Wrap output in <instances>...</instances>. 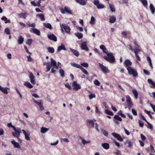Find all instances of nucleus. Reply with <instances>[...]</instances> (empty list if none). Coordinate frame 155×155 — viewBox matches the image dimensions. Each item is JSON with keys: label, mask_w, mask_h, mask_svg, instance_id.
<instances>
[{"label": "nucleus", "mask_w": 155, "mask_h": 155, "mask_svg": "<svg viewBox=\"0 0 155 155\" xmlns=\"http://www.w3.org/2000/svg\"><path fill=\"white\" fill-rule=\"evenodd\" d=\"M107 57L104 56L103 57L106 61L110 63H113L115 61V58L112 53L109 52V53H107Z\"/></svg>", "instance_id": "nucleus-1"}, {"label": "nucleus", "mask_w": 155, "mask_h": 155, "mask_svg": "<svg viewBox=\"0 0 155 155\" xmlns=\"http://www.w3.org/2000/svg\"><path fill=\"white\" fill-rule=\"evenodd\" d=\"M129 47L130 48L129 49L130 50L134 52L135 54L136 58L137 60L139 61H140L141 59L140 58L138 54H140V52L141 51V50L135 47V48L134 49H133L132 48L131 45H129Z\"/></svg>", "instance_id": "nucleus-2"}, {"label": "nucleus", "mask_w": 155, "mask_h": 155, "mask_svg": "<svg viewBox=\"0 0 155 155\" xmlns=\"http://www.w3.org/2000/svg\"><path fill=\"white\" fill-rule=\"evenodd\" d=\"M71 65L73 66L76 67L77 68H80L82 71V72L85 74L87 75L89 74V73L87 71L80 65L76 64L75 63H71Z\"/></svg>", "instance_id": "nucleus-3"}, {"label": "nucleus", "mask_w": 155, "mask_h": 155, "mask_svg": "<svg viewBox=\"0 0 155 155\" xmlns=\"http://www.w3.org/2000/svg\"><path fill=\"white\" fill-rule=\"evenodd\" d=\"M127 70L128 71V73L129 75H132L134 77H137L138 74L136 70H134L131 67L127 68Z\"/></svg>", "instance_id": "nucleus-4"}, {"label": "nucleus", "mask_w": 155, "mask_h": 155, "mask_svg": "<svg viewBox=\"0 0 155 155\" xmlns=\"http://www.w3.org/2000/svg\"><path fill=\"white\" fill-rule=\"evenodd\" d=\"M99 66L104 74H106L110 72V71L108 68L104 66L101 63H99Z\"/></svg>", "instance_id": "nucleus-5"}, {"label": "nucleus", "mask_w": 155, "mask_h": 155, "mask_svg": "<svg viewBox=\"0 0 155 155\" xmlns=\"http://www.w3.org/2000/svg\"><path fill=\"white\" fill-rule=\"evenodd\" d=\"M86 122L87 125L89 128H94V123L93 120H87Z\"/></svg>", "instance_id": "nucleus-6"}, {"label": "nucleus", "mask_w": 155, "mask_h": 155, "mask_svg": "<svg viewBox=\"0 0 155 155\" xmlns=\"http://www.w3.org/2000/svg\"><path fill=\"white\" fill-rule=\"evenodd\" d=\"M14 130L15 132V133L12 132V134L15 137H17L18 139H19V137L20 135V133H21L20 129H16V130Z\"/></svg>", "instance_id": "nucleus-7"}, {"label": "nucleus", "mask_w": 155, "mask_h": 155, "mask_svg": "<svg viewBox=\"0 0 155 155\" xmlns=\"http://www.w3.org/2000/svg\"><path fill=\"white\" fill-rule=\"evenodd\" d=\"M111 134L114 137L117 138L120 141L122 142L123 141V139L119 134L115 132L112 133Z\"/></svg>", "instance_id": "nucleus-8"}, {"label": "nucleus", "mask_w": 155, "mask_h": 155, "mask_svg": "<svg viewBox=\"0 0 155 155\" xmlns=\"http://www.w3.org/2000/svg\"><path fill=\"white\" fill-rule=\"evenodd\" d=\"M48 37L50 40H52L54 41H57V37L53 34H48Z\"/></svg>", "instance_id": "nucleus-9"}, {"label": "nucleus", "mask_w": 155, "mask_h": 155, "mask_svg": "<svg viewBox=\"0 0 155 155\" xmlns=\"http://www.w3.org/2000/svg\"><path fill=\"white\" fill-rule=\"evenodd\" d=\"M62 26L63 28L65 30V32L68 33L70 34V31L71 29L66 24H62Z\"/></svg>", "instance_id": "nucleus-10"}, {"label": "nucleus", "mask_w": 155, "mask_h": 155, "mask_svg": "<svg viewBox=\"0 0 155 155\" xmlns=\"http://www.w3.org/2000/svg\"><path fill=\"white\" fill-rule=\"evenodd\" d=\"M30 31L31 32H33L35 34L38 35L39 36L40 35V31L36 28H31L30 30Z\"/></svg>", "instance_id": "nucleus-11"}, {"label": "nucleus", "mask_w": 155, "mask_h": 155, "mask_svg": "<svg viewBox=\"0 0 155 155\" xmlns=\"http://www.w3.org/2000/svg\"><path fill=\"white\" fill-rule=\"evenodd\" d=\"M28 14L27 13L21 12L20 13L18 14V15L19 18H22L24 19H26V17Z\"/></svg>", "instance_id": "nucleus-12"}, {"label": "nucleus", "mask_w": 155, "mask_h": 155, "mask_svg": "<svg viewBox=\"0 0 155 155\" xmlns=\"http://www.w3.org/2000/svg\"><path fill=\"white\" fill-rule=\"evenodd\" d=\"M73 86L74 87L73 89L74 90H78L80 89L81 88V86L80 85L78 84L77 82L74 81L73 83Z\"/></svg>", "instance_id": "nucleus-13"}, {"label": "nucleus", "mask_w": 155, "mask_h": 155, "mask_svg": "<svg viewBox=\"0 0 155 155\" xmlns=\"http://www.w3.org/2000/svg\"><path fill=\"white\" fill-rule=\"evenodd\" d=\"M81 48L83 50H85L86 51H88L89 50L87 46L86 45V42L84 41L81 44Z\"/></svg>", "instance_id": "nucleus-14"}, {"label": "nucleus", "mask_w": 155, "mask_h": 155, "mask_svg": "<svg viewBox=\"0 0 155 155\" xmlns=\"http://www.w3.org/2000/svg\"><path fill=\"white\" fill-rule=\"evenodd\" d=\"M29 77L30 79L31 82L33 84H35V77L31 72H30Z\"/></svg>", "instance_id": "nucleus-15"}, {"label": "nucleus", "mask_w": 155, "mask_h": 155, "mask_svg": "<svg viewBox=\"0 0 155 155\" xmlns=\"http://www.w3.org/2000/svg\"><path fill=\"white\" fill-rule=\"evenodd\" d=\"M127 102L128 107L129 108H130L131 107L133 104L131 102V99L129 96H128V97L127 98Z\"/></svg>", "instance_id": "nucleus-16"}, {"label": "nucleus", "mask_w": 155, "mask_h": 155, "mask_svg": "<svg viewBox=\"0 0 155 155\" xmlns=\"http://www.w3.org/2000/svg\"><path fill=\"white\" fill-rule=\"evenodd\" d=\"M124 64L125 65L126 67L128 68L129 67H130L132 64V63L128 59H126L124 61Z\"/></svg>", "instance_id": "nucleus-17"}, {"label": "nucleus", "mask_w": 155, "mask_h": 155, "mask_svg": "<svg viewBox=\"0 0 155 155\" xmlns=\"http://www.w3.org/2000/svg\"><path fill=\"white\" fill-rule=\"evenodd\" d=\"M11 142L14 145L15 148H17L18 149L21 148V146L19 143L18 142H15L14 140L12 141Z\"/></svg>", "instance_id": "nucleus-18"}, {"label": "nucleus", "mask_w": 155, "mask_h": 155, "mask_svg": "<svg viewBox=\"0 0 155 155\" xmlns=\"http://www.w3.org/2000/svg\"><path fill=\"white\" fill-rule=\"evenodd\" d=\"M147 81L151 85L150 86L151 88H155V83L151 79H148Z\"/></svg>", "instance_id": "nucleus-19"}, {"label": "nucleus", "mask_w": 155, "mask_h": 155, "mask_svg": "<svg viewBox=\"0 0 155 155\" xmlns=\"http://www.w3.org/2000/svg\"><path fill=\"white\" fill-rule=\"evenodd\" d=\"M22 131L25 135V139L28 140H30L29 134L28 135L26 131L24 130H22Z\"/></svg>", "instance_id": "nucleus-20"}, {"label": "nucleus", "mask_w": 155, "mask_h": 155, "mask_svg": "<svg viewBox=\"0 0 155 155\" xmlns=\"http://www.w3.org/2000/svg\"><path fill=\"white\" fill-rule=\"evenodd\" d=\"M70 50L71 52L76 57H78L79 55L78 52L76 50L73 49L72 48H70Z\"/></svg>", "instance_id": "nucleus-21"}, {"label": "nucleus", "mask_w": 155, "mask_h": 155, "mask_svg": "<svg viewBox=\"0 0 155 155\" xmlns=\"http://www.w3.org/2000/svg\"><path fill=\"white\" fill-rule=\"evenodd\" d=\"M116 18L114 16H110L109 17V22L111 23H113L115 22Z\"/></svg>", "instance_id": "nucleus-22"}, {"label": "nucleus", "mask_w": 155, "mask_h": 155, "mask_svg": "<svg viewBox=\"0 0 155 155\" xmlns=\"http://www.w3.org/2000/svg\"><path fill=\"white\" fill-rule=\"evenodd\" d=\"M76 2L80 4L81 5H84L86 4V2L84 0H75Z\"/></svg>", "instance_id": "nucleus-23"}, {"label": "nucleus", "mask_w": 155, "mask_h": 155, "mask_svg": "<svg viewBox=\"0 0 155 155\" xmlns=\"http://www.w3.org/2000/svg\"><path fill=\"white\" fill-rule=\"evenodd\" d=\"M7 88H5L3 87L0 85V90L2 91L4 94H7L8 93V91L7 90Z\"/></svg>", "instance_id": "nucleus-24"}, {"label": "nucleus", "mask_w": 155, "mask_h": 155, "mask_svg": "<svg viewBox=\"0 0 155 155\" xmlns=\"http://www.w3.org/2000/svg\"><path fill=\"white\" fill-rule=\"evenodd\" d=\"M43 25L44 26L47 28L51 30L52 29V27L50 24L49 23H44Z\"/></svg>", "instance_id": "nucleus-25"}, {"label": "nucleus", "mask_w": 155, "mask_h": 155, "mask_svg": "<svg viewBox=\"0 0 155 155\" xmlns=\"http://www.w3.org/2000/svg\"><path fill=\"white\" fill-rule=\"evenodd\" d=\"M64 8L66 13L71 15L72 14V11L70 8L67 6H65Z\"/></svg>", "instance_id": "nucleus-26"}, {"label": "nucleus", "mask_w": 155, "mask_h": 155, "mask_svg": "<svg viewBox=\"0 0 155 155\" xmlns=\"http://www.w3.org/2000/svg\"><path fill=\"white\" fill-rule=\"evenodd\" d=\"M75 35L79 39H80L82 38L83 35L81 33H76L75 34Z\"/></svg>", "instance_id": "nucleus-27"}, {"label": "nucleus", "mask_w": 155, "mask_h": 155, "mask_svg": "<svg viewBox=\"0 0 155 155\" xmlns=\"http://www.w3.org/2000/svg\"><path fill=\"white\" fill-rule=\"evenodd\" d=\"M51 67V66L50 63L49 62H47L46 63V69L47 70L46 71V72H48L50 70Z\"/></svg>", "instance_id": "nucleus-28"}, {"label": "nucleus", "mask_w": 155, "mask_h": 155, "mask_svg": "<svg viewBox=\"0 0 155 155\" xmlns=\"http://www.w3.org/2000/svg\"><path fill=\"white\" fill-rule=\"evenodd\" d=\"M102 147L105 149L107 150L109 148V146L108 143H105L102 144Z\"/></svg>", "instance_id": "nucleus-29"}, {"label": "nucleus", "mask_w": 155, "mask_h": 155, "mask_svg": "<svg viewBox=\"0 0 155 155\" xmlns=\"http://www.w3.org/2000/svg\"><path fill=\"white\" fill-rule=\"evenodd\" d=\"M48 128H46L45 127H42L41 128V132L42 133H45L48 131Z\"/></svg>", "instance_id": "nucleus-30"}, {"label": "nucleus", "mask_w": 155, "mask_h": 155, "mask_svg": "<svg viewBox=\"0 0 155 155\" xmlns=\"http://www.w3.org/2000/svg\"><path fill=\"white\" fill-rule=\"evenodd\" d=\"M24 39L21 36H20L18 37V41L19 44H21L24 41Z\"/></svg>", "instance_id": "nucleus-31"}, {"label": "nucleus", "mask_w": 155, "mask_h": 155, "mask_svg": "<svg viewBox=\"0 0 155 155\" xmlns=\"http://www.w3.org/2000/svg\"><path fill=\"white\" fill-rule=\"evenodd\" d=\"M114 120H117L120 121H122V119L121 117H119L118 115H115L114 117Z\"/></svg>", "instance_id": "nucleus-32"}, {"label": "nucleus", "mask_w": 155, "mask_h": 155, "mask_svg": "<svg viewBox=\"0 0 155 155\" xmlns=\"http://www.w3.org/2000/svg\"><path fill=\"white\" fill-rule=\"evenodd\" d=\"M37 16L38 17L41 21H44L45 20L44 16L42 14H38Z\"/></svg>", "instance_id": "nucleus-33"}, {"label": "nucleus", "mask_w": 155, "mask_h": 155, "mask_svg": "<svg viewBox=\"0 0 155 155\" xmlns=\"http://www.w3.org/2000/svg\"><path fill=\"white\" fill-rule=\"evenodd\" d=\"M150 9L151 11V12L153 14H154L155 11V8L153 6V5L152 4H150Z\"/></svg>", "instance_id": "nucleus-34"}, {"label": "nucleus", "mask_w": 155, "mask_h": 155, "mask_svg": "<svg viewBox=\"0 0 155 155\" xmlns=\"http://www.w3.org/2000/svg\"><path fill=\"white\" fill-rule=\"evenodd\" d=\"M143 5L145 7L147 6V0H140Z\"/></svg>", "instance_id": "nucleus-35"}, {"label": "nucleus", "mask_w": 155, "mask_h": 155, "mask_svg": "<svg viewBox=\"0 0 155 155\" xmlns=\"http://www.w3.org/2000/svg\"><path fill=\"white\" fill-rule=\"evenodd\" d=\"M51 65L53 66V67H55V66H56V62L52 58L51 59Z\"/></svg>", "instance_id": "nucleus-36"}, {"label": "nucleus", "mask_w": 155, "mask_h": 155, "mask_svg": "<svg viewBox=\"0 0 155 155\" xmlns=\"http://www.w3.org/2000/svg\"><path fill=\"white\" fill-rule=\"evenodd\" d=\"M62 50H66V49L64 46L63 45L59 46L57 50L58 51H59Z\"/></svg>", "instance_id": "nucleus-37"}, {"label": "nucleus", "mask_w": 155, "mask_h": 155, "mask_svg": "<svg viewBox=\"0 0 155 155\" xmlns=\"http://www.w3.org/2000/svg\"><path fill=\"white\" fill-rule=\"evenodd\" d=\"M24 85L28 87L29 88H31L33 87L32 85L28 82H27L25 83Z\"/></svg>", "instance_id": "nucleus-38"}, {"label": "nucleus", "mask_w": 155, "mask_h": 155, "mask_svg": "<svg viewBox=\"0 0 155 155\" xmlns=\"http://www.w3.org/2000/svg\"><path fill=\"white\" fill-rule=\"evenodd\" d=\"M132 91L134 95L135 98L137 99L138 98V93L137 91L135 89H133Z\"/></svg>", "instance_id": "nucleus-39"}, {"label": "nucleus", "mask_w": 155, "mask_h": 155, "mask_svg": "<svg viewBox=\"0 0 155 155\" xmlns=\"http://www.w3.org/2000/svg\"><path fill=\"white\" fill-rule=\"evenodd\" d=\"M48 51L50 53H53L54 52V49L52 47H49L47 48Z\"/></svg>", "instance_id": "nucleus-40"}, {"label": "nucleus", "mask_w": 155, "mask_h": 155, "mask_svg": "<svg viewBox=\"0 0 155 155\" xmlns=\"http://www.w3.org/2000/svg\"><path fill=\"white\" fill-rule=\"evenodd\" d=\"M33 100L35 104L38 105L39 106L40 105L43 103L42 101L41 100H40L39 101H40V102H38L34 98H33Z\"/></svg>", "instance_id": "nucleus-41"}, {"label": "nucleus", "mask_w": 155, "mask_h": 155, "mask_svg": "<svg viewBox=\"0 0 155 155\" xmlns=\"http://www.w3.org/2000/svg\"><path fill=\"white\" fill-rule=\"evenodd\" d=\"M105 113L108 115L112 116L114 114L113 112L111 111H110L109 110H105Z\"/></svg>", "instance_id": "nucleus-42"}, {"label": "nucleus", "mask_w": 155, "mask_h": 155, "mask_svg": "<svg viewBox=\"0 0 155 155\" xmlns=\"http://www.w3.org/2000/svg\"><path fill=\"white\" fill-rule=\"evenodd\" d=\"M101 130L103 134L105 136H107L108 135V132L104 129H101Z\"/></svg>", "instance_id": "nucleus-43"}, {"label": "nucleus", "mask_w": 155, "mask_h": 155, "mask_svg": "<svg viewBox=\"0 0 155 155\" xmlns=\"http://www.w3.org/2000/svg\"><path fill=\"white\" fill-rule=\"evenodd\" d=\"M146 123L147 124L148 126H147V125L145 124V125L147 127L150 129H152L153 128L152 125L149 123L147 121L146 122Z\"/></svg>", "instance_id": "nucleus-44"}, {"label": "nucleus", "mask_w": 155, "mask_h": 155, "mask_svg": "<svg viewBox=\"0 0 155 155\" xmlns=\"http://www.w3.org/2000/svg\"><path fill=\"white\" fill-rule=\"evenodd\" d=\"M4 32L8 35H9L10 34V29L8 28H5L4 30Z\"/></svg>", "instance_id": "nucleus-45"}, {"label": "nucleus", "mask_w": 155, "mask_h": 155, "mask_svg": "<svg viewBox=\"0 0 155 155\" xmlns=\"http://www.w3.org/2000/svg\"><path fill=\"white\" fill-rule=\"evenodd\" d=\"M59 73L61 74V76L62 77H64V71L62 69H60L59 71Z\"/></svg>", "instance_id": "nucleus-46"}, {"label": "nucleus", "mask_w": 155, "mask_h": 155, "mask_svg": "<svg viewBox=\"0 0 155 155\" xmlns=\"http://www.w3.org/2000/svg\"><path fill=\"white\" fill-rule=\"evenodd\" d=\"M97 7L98 9H100L104 8V6L103 5L99 3L98 5H97Z\"/></svg>", "instance_id": "nucleus-47"}, {"label": "nucleus", "mask_w": 155, "mask_h": 155, "mask_svg": "<svg viewBox=\"0 0 155 155\" xmlns=\"http://www.w3.org/2000/svg\"><path fill=\"white\" fill-rule=\"evenodd\" d=\"M128 144L127 146L128 147H131L132 146V144L131 142L129 140H127L126 141L125 144Z\"/></svg>", "instance_id": "nucleus-48"}, {"label": "nucleus", "mask_w": 155, "mask_h": 155, "mask_svg": "<svg viewBox=\"0 0 155 155\" xmlns=\"http://www.w3.org/2000/svg\"><path fill=\"white\" fill-rule=\"evenodd\" d=\"M139 115L141 117V119L144 120L146 122L147 121V119L141 113L139 114Z\"/></svg>", "instance_id": "nucleus-49"}, {"label": "nucleus", "mask_w": 155, "mask_h": 155, "mask_svg": "<svg viewBox=\"0 0 155 155\" xmlns=\"http://www.w3.org/2000/svg\"><path fill=\"white\" fill-rule=\"evenodd\" d=\"M109 5L111 11L112 12H114L115 11V9L114 8V6L113 5H111L110 4H109Z\"/></svg>", "instance_id": "nucleus-50"}, {"label": "nucleus", "mask_w": 155, "mask_h": 155, "mask_svg": "<svg viewBox=\"0 0 155 155\" xmlns=\"http://www.w3.org/2000/svg\"><path fill=\"white\" fill-rule=\"evenodd\" d=\"M94 84L97 86H99L100 85V82L97 80H95L94 81Z\"/></svg>", "instance_id": "nucleus-51"}, {"label": "nucleus", "mask_w": 155, "mask_h": 155, "mask_svg": "<svg viewBox=\"0 0 155 155\" xmlns=\"http://www.w3.org/2000/svg\"><path fill=\"white\" fill-rule=\"evenodd\" d=\"M32 40L31 39H29L27 40L26 43L27 44L30 45L32 43Z\"/></svg>", "instance_id": "nucleus-52"}, {"label": "nucleus", "mask_w": 155, "mask_h": 155, "mask_svg": "<svg viewBox=\"0 0 155 155\" xmlns=\"http://www.w3.org/2000/svg\"><path fill=\"white\" fill-rule=\"evenodd\" d=\"M8 127H12L14 130H16V128L14 126H13L12 125V124L11 123H9L8 124Z\"/></svg>", "instance_id": "nucleus-53"}, {"label": "nucleus", "mask_w": 155, "mask_h": 155, "mask_svg": "<svg viewBox=\"0 0 155 155\" xmlns=\"http://www.w3.org/2000/svg\"><path fill=\"white\" fill-rule=\"evenodd\" d=\"M139 126L141 127H143L144 125V123L143 122L140 120H139Z\"/></svg>", "instance_id": "nucleus-54"}, {"label": "nucleus", "mask_w": 155, "mask_h": 155, "mask_svg": "<svg viewBox=\"0 0 155 155\" xmlns=\"http://www.w3.org/2000/svg\"><path fill=\"white\" fill-rule=\"evenodd\" d=\"M93 3L95 5L97 6L99 4V1L98 0H94Z\"/></svg>", "instance_id": "nucleus-55"}, {"label": "nucleus", "mask_w": 155, "mask_h": 155, "mask_svg": "<svg viewBox=\"0 0 155 155\" xmlns=\"http://www.w3.org/2000/svg\"><path fill=\"white\" fill-rule=\"evenodd\" d=\"M27 25L28 26V27H32L33 28H34L35 26V23H33L32 24H27Z\"/></svg>", "instance_id": "nucleus-56"}, {"label": "nucleus", "mask_w": 155, "mask_h": 155, "mask_svg": "<svg viewBox=\"0 0 155 155\" xmlns=\"http://www.w3.org/2000/svg\"><path fill=\"white\" fill-rule=\"evenodd\" d=\"M94 18L93 16H92L91 18V20L90 21V23L91 24H94Z\"/></svg>", "instance_id": "nucleus-57"}, {"label": "nucleus", "mask_w": 155, "mask_h": 155, "mask_svg": "<svg viewBox=\"0 0 155 155\" xmlns=\"http://www.w3.org/2000/svg\"><path fill=\"white\" fill-rule=\"evenodd\" d=\"M81 65L83 67L87 68L88 67V64L87 63H84L81 64Z\"/></svg>", "instance_id": "nucleus-58"}, {"label": "nucleus", "mask_w": 155, "mask_h": 155, "mask_svg": "<svg viewBox=\"0 0 155 155\" xmlns=\"http://www.w3.org/2000/svg\"><path fill=\"white\" fill-rule=\"evenodd\" d=\"M90 141H86L85 140L83 139L82 140V143L84 144H85L86 143H90Z\"/></svg>", "instance_id": "nucleus-59"}, {"label": "nucleus", "mask_w": 155, "mask_h": 155, "mask_svg": "<svg viewBox=\"0 0 155 155\" xmlns=\"http://www.w3.org/2000/svg\"><path fill=\"white\" fill-rule=\"evenodd\" d=\"M95 97V94H91L89 95V97L90 99H92L93 98H94Z\"/></svg>", "instance_id": "nucleus-60"}, {"label": "nucleus", "mask_w": 155, "mask_h": 155, "mask_svg": "<svg viewBox=\"0 0 155 155\" xmlns=\"http://www.w3.org/2000/svg\"><path fill=\"white\" fill-rule=\"evenodd\" d=\"M143 72L144 73L147 75H149L150 74V72H149L147 71V70L145 69H144L143 70Z\"/></svg>", "instance_id": "nucleus-61"}, {"label": "nucleus", "mask_w": 155, "mask_h": 155, "mask_svg": "<svg viewBox=\"0 0 155 155\" xmlns=\"http://www.w3.org/2000/svg\"><path fill=\"white\" fill-rule=\"evenodd\" d=\"M140 136L143 141H144L146 139V137L143 134H141Z\"/></svg>", "instance_id": "nucleus-62"}, {"label": "nucleus", "mask_w": 155, "mask_h": 155, "mask_svg": "<svg viewBox=\"0 0 155 155\" xmlns=\"http://www.w3.org/2000/svg\"><path fill=\"white\" fill-rule=\"evenodd\" d=\"M131 110L132 113L134 115H137V112L136 110L133 109H132Z\"/></svg>", "instance_id": "nucleus-63"}, {"label": "nucleus", "mask_w": 155, "mask_h": 155, "mask_svg": "<svg viewBox=\"0 0 155 155\" xmlns=\"http://www.w3.org/2000/svg\"><path fill=\"white\" fill-rule=\"evenodd\" d=\"M28 58V61L29 62H32L33 61V59L31 58L30 56L27 57Z\"/></svg>", "instance_id": "nucleus-64"}]
</instances>
